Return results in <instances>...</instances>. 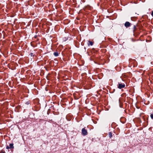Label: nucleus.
I'll return each instance as SVG.
<instances>
[{
    "label": "nucleus",
    "mask_w": 153,
    "mask_h": 153,
    "mask_svg": "<svg viewBox=\"0 0 153 153\" xmlns=\"http://www.w3.org/2000/svg\"><path fill=\"white\" fill-rule=\"evenodd\" d=\"M135 28H136V26H135V25H134V29H135Z\"/></svg>",
    "instance_id": "f8f14e48"
},
{
    "label": "nucleus",
    "mask_w": 153,
    "mask_h": 153,
    "mask_svg": "<svg viewBox=\"0 0 153 153\" xmlns=\"http://www.w3.org/2000/svg\"><path fill=\"white\" fill-rule=\"evenodd\" d=\"M87 44L88 46H89L90 45L92 46L93 44V43L92 42L90 41H88V42L87 43Z\"/></svg>",
    "instance_id": "20e7f679"
},
{
    "label": "nucleus",
    "mask_w": 153,
    "mask_h": 153,
    "mask_svg": "<svg viewBox=\"0 0 153 153\" xmlns=\"http://www.w3.org/2000/svg\"><path fill=\"white\" fill-rule=\"evenodd\" d=\"M125 86V84L123 83H121V82H119L118 83V88L119 89H121L124 88Z\"/></svg>",
    "instance_id": "f257e3e1"
},
{
    "label": "nucleus",
    "mask_w": 153,
    "mask_h": 153,
    "mask_svg": "<svg viewBox=\"0 0 153 153\" xmlns=\"http://www.w3.org/2000/svg\"><path fill=\"white\" fill-rule=\"evenodd\" d=\"M13 143H10V144L9 147L10 149L11 148H13L14 146H13Z\"/></svg>",
    "instance_id": "423d86ee"
},
{
    "label": "nucleus",
    "mask_w": 153,
    "mask_h": 153,
    "mask_svg": "<svg viewBox=\"0 0 153 153\" xmlns=\"http://www.w3.org/2000/svg\"><path fill=\"white\" fill-rule=\"evenodd\" d=\"M30 56H34L33 53H30Z\"/></svg>",
    "instance_id": "9d476101"
},
{
    "label": "nucleus",
    "mask_w": 153,
    "mask_h": 153,
    "mask_svg": "<svg viewBox=\"0 0 153 153\" xmlns=\"http://www.w3.org/2000/svg\"><path fill=\"white\" fill-rule=\"evenodd\" d=\"M150 117L152 119H153V114H151Z\"/></svg>",
    "instance_id": "6e6552de"
},
{
    "label": "nucleus",
    "mask_w": 153,
    "mask_h": 153,
    "mask_svg": "<svg viewBox=\"0 0 153 153\" xmlns=\"http://www.w3.org/2000/svg\"><path fill=\"white\" fill-rule=\"evenodd\" d=\"M130 25V23L128 22H126L125 24V26L126 27H128Z\"/></svg>",
    "instance_id": "7ed1b4c3"
},
{
    "label": "nucleus",
    "mask_w": 153,
    "mask_h": 153,
    "mask_svg": "<svg viewBox=\"0 0 153 153\" xmlns=\"http://www.w3.org/2000/svg\"><path fill=\"white\" fill-rule=\"evenodd\" d=\"M82 134L83 135L85 136L87 135L88 132L87 130L83 128L82 130Z\"/></svg>",
    "instance_id": "f03ea898"
},
{
    "label": "nucleus",
    "mask_w": 153,
    "mask_h": 153,
    "mask_svg": "<svg viewBox=\"0 0 153 153\" xmlns=\"http://www.w3.org/2000/svg\"><path fill=\"white\" fill-rule=\"evenodd\" d=\"M151 15L153 16V11L152 12Z\"/></svg>",
    "instance_id": "9b49d317"
},
{
    "label": "nucleus",
    "mask_w": 153,
    "mask_h": 153,
    "mask_svg": "<svg viewBox=\"0 0 153 153\" xmlns=\"http://www.w3.org/2000/svg\"><path fill=\"white\" fill-rule=\"evenodd\" d=\"M6 149H10V147L8 146H6Z\"/></svg>",
    "instance_id": "1a4fd4ad"
},
{
    "label": "nucleus",
    "mask_w": 153,
    "mask_h": 153,
    "mask_svg": "<svg viewBox=\"0 0 153 153\" xmlns=\"http://www.w3.org/2000/svg\"><path fill=\"white\" fill-rule=\"evenodd\" d=\"M53 54L56 56H59L58 53L57 52H54L53 53Z\"/></svg>",
    "instance_id": "0eeeda50"
},
{
    "label": "nucleus",
    "mask_w": 153,
    "mask_h": 153,
    "mask_svg": "<svg viewBox=\"0 0 153 153\" xmlns=\"http://www.w3.org/2000/svg\"><path fill=\"white\" fill-rule=\"evenodd\" d=\"M1 153H5V152H1Z\"/></svg>",
    "instance_id": "ddd939ff"
},
{
    "label": "nucleus",
    "mask_w": 153,
    "mask_h": 153,
    "mask_svg": "<svg viewBox=\"0 0 153 153\" xmlns=\"http://www.w3.org/2000/svg\"><path fill=\"white\" fill-rule=\"evenodd\" d=\"M108 135H109V137L110 138H111V137H112V133L111 132H109Z\"/></svg>",
    "instance_id": "39448f33"
}]
</instances>
